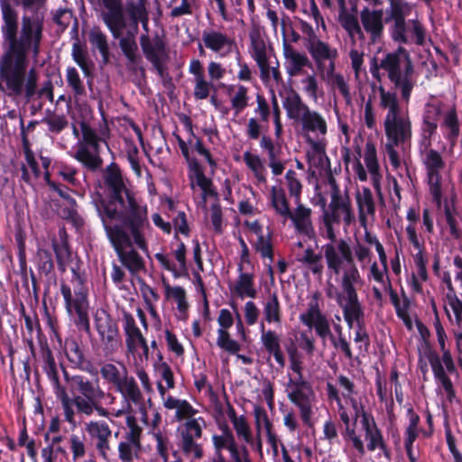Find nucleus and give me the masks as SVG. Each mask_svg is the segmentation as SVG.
Masks as SVG:
<instances>
[{"instance_id":"nucleus-1","label":"nucleus","mask_w":462,"mask_h":462,"mask_svg":"<svg viewBox=\"0 0 462 462\" xmlns=\"http://www.w3.org/2000/svg\"><path fill=\"white\" fill-rule=\"evenodd\" d=\"M42 0H21L23 14H18L7 0L0 3L4 53L0 61V91L10 97L30 100L37 91L39 76L28 70L29 57L37 60L44 39Z\"/></svg>"},{"instance_id":"nucleus-2","label":"nucleus","mask_w":462,"mask_h":462,"mask_svg":"<svg viewBox=\"0 0 462 462\" xmlns=\"http://www.w3.org/2000/svg\"><path fill=\"white\" fill-rule=\"evenodd\" d=\"M439 126L450 149H453L461 133L457 107L456 104L430 95L421 110L419 153L427 172L430 192L435 200H439L442 195L440 172L446 165L441 153L432 148Z\"/></svg>"},{"instance_id":"nucleus-3","label":"nucleus","mask_w":462,"mask_h":462,"mask_svg":"<svg viewBox=\"0 0 462 462\" xmlns=\"http://www.w3.org/2000/svg\"><path fill=\"white\" fill-rule=\"evenodd\" d=\"M330 186V201L324 206L322 213V223L324 231L321 236L329 240L321 247L329 275H346L349 273H360L353 254L349 243L343 239H337L335 226L343 224L347 229L356 220L352 202L347 190H341L335 178H328Z\"/></svg>"},{"instance_id":"nucleus-4","label":"nucleus","mask_w":462,"mask_h":462,"mask_svg":"<svg viewBox=\"0 0 462 462\" xmlns=\"http://www.w3.org/2000/svg\"><path fill=\"white\" fill-rule=\"evenodd\" d=\"M121 220L124 226L113 222L103 224V226L122 265L130 273L136 274L145 269V262L134 245L146 254H149L145 236L146 230L150 228L147 206L137 205L129 198L127 215H124Z\"/></svg>"},{"instance_id":"nucleus-5","label":"nucleus","mask_w":462,"mask_h":462,"mask_svg":"<svg viewBox=\"0 0 462 462\" xmlns=\"http://www.w3.org/2000/svg\"><path fill=\"white\" fill-rule=\"evenodd\" d=\"M379 106L386 111L383 129L386 142L385 154L393 168L401 167L402 162L397 147L410 146L412 137V124L409 113L403 112L396 92L389 91L383 86L378 88Z\"/></svg>"},{"instance_id":"nucleus-6","label":"nucleus","mask_w":462,"mask_h":462,"mask_svg":"<svg viewBox=\"0 0 462 462\" xmlns=\"http://www.w3.org/2000/svg\"><path fill=\"white\" fill-rule=\"evenodd\" d=\"M381 70L384 71L394 88L400 90L402 99L409 103L416 85L414 65L409 51L399 46L395 51L385 53L379 60L374 58L370 62V72L378 82L383 78Z\"/></svg>"},{"instance_id":"nucleus-7","label":"nucleus","mask_w":462,"mask_h":462,"mask_svg":"<svg viewBox=\"0 0 462 462\" xmlns=\"http://www.w3.org/2000/svg\"><path fill=\"white\" fill-rule=\"evenodd\" d=\"M339 285L342 291L337 292L336 301L342 310L344 319L348 327H356L355 343L361 345L359 348L366 351L370 346L369 335L365 326V311L359 300L357 288L363 285L360 273L341 275Z\"/></svg>"},{"instance_id":"nucleus-8","label":"nucleus","mask_w":462,"mask_h":462,"mask_svg":"<svg viewBox=\"0 0 462 462\" xmlns=\"http://www.w3.org/2000/svg\"><path fill=\"white\" fill-rule=\"evenodd\" d=\"M105 183L109 188V197L104 199L98 194V198L93 199L102 224L123 219L124 215H127L128 212L129 198H132L137 205H143L126 189L120 169L116 163H111L106 167Z\"/></svg>"},{"instance_id":"nucleus-9","label":"nucleus","mask_w":462,"mask_h":462,"mask_svg":"<svg viewBox=\"0 0 462 462\" xmlns=\"http://www.w3.org/2000/svg\"><path fill=\"white\" fill-rule=\"evenodd\" d=\"M81 136L79 137V130L73 125L72 134L78 138L73 146L71 157L79 162L84 169L91 172H97L103 167L104 161L101 157V143H106L110 136V131L104 122L98 128L92 127L87 122L79 124Z\"/></svg>"},{"instance_id":"nucleus-10","label":"nucleus","mask_w":462,"mask_h":462,"mask_svg":"<svg viewBox=\"0 0 462 462\" xmlns=\"http://www.w3.org/2000/svg\"><path fill=\"white\" fill-rule=\"evenodd\" d=\"M289 361L294 375L289 376L285 393L289 401L298 407L302 422L310 426L316 402L315 392L311 383L303 376V362L296 349L289 350Z\"/></svg>"},{"instance_id":"nucleus-11","label":"nucleus","mask_w":462,"mask_h":462,"mask_svg":"<svg viewBox=\"0 0 462 462\" xmlns=\"http://www.w3.org/2000/svg\"><path fill=\"white\" fill-rule=\"evenodd\" d=\"M99 373L103 381L123 398L122 407L112 413L114 417L119 418L133 412V404L143 402V396L135 378L128 374V370L123 363L116 365L111 362H105L100 365Z\"/></svg>"},{"instance_id":"nucleus-12","label":"nucleus","mask_w":462,"mask_h":462,"mask_svg":"<svg viewBox=\"0 0 462 462\" xmlns=\"http://www.w3.org/2000/svg\"><path fill=\"white\" fill-rule=\"evenodd\" d=\"M64 378L69 383V389L77 393L74 395L77 402V412L90 417L97 413L100 417L108 418L113 412L102 405V401L106 396L114 401L115 397L111 393H106L100 386L97 380L92 381L85 375H69L64 370Z\"/></svg>"},{"instance_id":"nucleus-13","label":"nucleus","mask_w":462,"mask_h":462,"mask_svg":"<svg viewBox=\"0 0 462 462\" xmlns=\"http://www.w3.org/2000/svg\"><path fill=\"white\" fill-rule=\"evenodd\" d=\"M300 321L309 328H314L316 335L326 341L329 338L332 346L341 351L347 359L353 358L350 344L344 337H335L330 328V319L321 310V294L315 291L311 294L307 309L299 316Z\"/></svg>"},{"instance_id":"nucleus-14","label":"nucleus","mask_w":462,"mask_h":462,"mask_svg":"<svg viewBox=\"0 0 462 462\" xmlns=\"http://www.w3.org/2000/svg\"><path fill=\"white\" fill-rule=\"evenodd\" d=\"M282 106L288 118L300 122L303 131L322 136L327 134L326 119L318 111L311 110L295 90L286 95L282 100Z\"/></svg>"},{"instance_id":"nucleus-15","label":"nucleus","mask_w":462,"mask_h":462,"mask_svg":"<svg viewBox=\"0 0 462 462\" xmlns=\"http://www.w3.org/2000/svg\"><path fill=\"white\" fill-rule=\"evenodd\" d=\"M203 417L185 421L178 428V448L180 453L189 460H199L204 456L203 445L200 442L203 429L206 428Z\"/></svg>"},{"instance_id":"nucleus-16","label":"nucleus","mask_w":462,"mask_h":462,"mask_svg":"<svg viewBox=\"0 0 462 462\" xmlns=\"http://www.w3.org/2000/svg\"><path fill=\"white\" fill-rule=\"evenodd\" d=\"M94 326L98 334L104 356H109L116 354L122 345L116 319L106 310L99 309L94 315Z\"/></svg>"},{"instance_id":"nucleus-17","label":"nucleus","mask_w":462,"mask_h":462,"mask_svg":"<svg viewBox=\"0 0 462 462\" xmlns=\"http://www.w3.org/2000/svg\"><path fill=\"white\" fill-rule=\"evenodd\" d=\"M60 292L65 301V308L72 317L75 326L79 330L89 333L90 323L87 294L81 291H75V296L73 297L69 285L63 282L60 283Z\"/></svg>"},{"instance_id":"nucleus-18","label":"nucleus","mask_w":462,"mask_h":462,"mask_svg":"<svg viewBox=\"0 0 462 462\" xmlns=\"http://www.w3.org/2000/svg\"><path fill=\"white\" fill-rule=\"evenodd\" d=\"M249 37L250 54L259 68L261 79L266 82L273 77L276 82L282 80L279 64L275 67L270 65L268 48L264 40L257 32L250 33Z\"/></svg>"},{"instance_id":"nucleus-19","label":"nucleus","mask_w":462,"mask_h":462,"mask_svg":"<svg viewBox=\"0 0 462 462\" xmlns=\"http://www.w3.org/2000/svg\"><path fill=\"white\" fill-rule=\"evenodd\" d=\"M85 430L88 435L90 444L99 457L108 460L113 454L112 448V429L105 420H89L85 423Z\"/></svg>"},{"instance_id":"nucleus-20","label":"nucleus","mask_w":462,"mask_h":462,"mask_svg":"<svg viewBox=\"0 0 462 462\" xmlns=\"http://www.w3.org/2000/svg\"><path fill=\"white\" fill-rule=\"evenodd\" d=\"M305 47L320 75H324L328 70L330 73L336 70V60L338 57V51L336 48L320 39L310 44H305Z\"/></svg>"},{"instance_id":"nucleus-21","label":"nucleus","mask_w":462,"mask_h":462,"mask_svg":"<svg viewBox=\"0 0 462 462\" xmlns=\"http://www.w3.org/2000/svg\"><path fill=\"white\" fill-rule=\"evenodd\" d=\"M103 22L115 38H118L126 26L122 0H97Z\"/></svg>"},{"instance_id":"nucleus-22","label":"nucleus","mask_w":462,"mask_h":462,"mask_svg":"<svg viewBox=\"0 0 462 462\" xmlns=\"http://www.w3.org/2000/svg\"><path fill=\"white\" fill-rule=\"evenodd\" d=\"M391 36L400 44H415L423 46L427 40V30L418 19H411L405 23L393 26Z\"/></svg>"},{"instance_id":"nucleus-23","label":"nucleus","mask_w":462,"mask_h":462,"mask_svg":"<svg viewBox=\"0 0 462 462\" xmlns=\"http://www.w3.org/2000/svg\"><path fill=\"white\" fill-rule=\"evenodd\" d=\"M52 247L59 271L64 273L69 268L72 273L71 282L81 285L83 283L80 275L81 262L78 257L73 256L67 239L61 238L60 242L52 241Z\"/></svg>"},{"instance_id":"nucleus-24","label":"nucleus","mask_w":462,"mask_h":462,"mask_svg":"<svg viewBox=\"0 0 462 462\" xmlns=\"http://www.w3.org/2000/svg\"><path fill=\"white\" fill-rule=\"evenodd\" d=\"M204 46L220 58L229 56L236 48V40L227 33L215 29L204 30L202 32Z\"/></svg>"},{"instance_id":"nucleus-25","label":"nucleus","mask_w":462,"mask_h":462,"mask_svg":"<svg viewBox=\"0 0 462 462\" xmlns=\"http://www.w3.org/2000/svg\"><path fill=\"white\" fill-rule=\"evenodd\" d=\"M359 16L364 33L368 35L369 43H380L384 32L383 10L365 7L361 10Z\"/></svg>"},{"instance_id":"nucleus-26","label":"nucleus","mask_w":462,"mask_h":462,"mask_svg":"<svg viewBox=\"0 0 462 462\" xmlns=\"http://www.w3.org/2000/svg\"><path fill=\"white\" fill-rule=\"evenodd\" d=\"M282 55L284 68L289 77H298L305 74V68H311L312 62L304 52L296 50L287 39L282 41Z\"/></svg>"},{"instance_id":"nucleus-27","label":"nucleus","mask_w":462,"mask_h":462,"mask_svg":"<svg viewBox=\"0 0 462 462\" xmlns=\"http://www.w3.org/2000/svg\"><path fill=\"white\" fill-rule=\"evenodd\" d=\"M217 323L219 325L217 337V346L230 355H236L241 349V345L231 338L228 332V329L234 324V318L230 310L227 309L220 310Z\"/></svg>"},{"instance_id":"nucleus-28","label":"nucleus","mask_w":462,"mask_h":462,"mask_svg":"<svg viewBox=\"0 0 462 462\" xmlns=\"http://www.w3.org/2000/svg\"><path fill=\"white\" fill-rule=\"evenodd\" d=\"M140 45L144 57L150 63L168 60L169 51L162 36L155 35L151 39L147 33L143 34L140 37Z\"/></svg>"},{"instance_id":"nucleus-29","label":"nucleus","mask_w":462,"mask_h":462,"mask_svg":"<svg viewBox=\"0 0 462 462\" xmlns=\"http://www.w3.org/2000/svg\"><path fill=\"white\" fill-rule=\"evenodd\" d=\"M296 208L290 212L288 219L291 220L296 232L311 239L315 236V228L312 222V209L301 204L296 203Z\"/></svg>"},{"instance_id":"nucleus-30","label":"nucleus","mask_w":462,"mask_h":462,"mask_svg":"<svg viewBox=\"0 0 462 462\" xmlns=\"http://www.w3.org/2000/svg\"><path fill=\"white\" fill-rule=\"evenodd\" d=\"M260 147L265 151L268 158V166L274 176L281 175L284 169L285 163L281 160L282 148L276 146L273 139L266 134H263L260 139Z\"/></svg>"},{"instance_id":"nucleus-31","label":"nucleus","mask_w":462,"mask_h":462,"mask_svg":"<svg viewBox=\"0 0 462 462\" xmlns=\"http://www.w3.org/2000/svg\"><path fill=\"white\" fill-rule=\"evenodd\" d=\"M261 342L269 355H273L280 366H284L285 359L281 347V340L273 330H265L263 322L260 324Z\"/></svg>"},{"instance_id":"nucleus-32","label":"nucleus","mask_w":462,"mask_h":462,"mask_svg":"<svg viewBox=\"0 0 462 462\" xmlns=\"http://www.w3.org/2000/svg\"><path fill=\"white\" fill-rule=\"evenodd\" d=\"M356 201L358 208V217L361 225L365 226L368 217L375 216V202L369 188L364 187L356 194Z\"/></svg>"},{"instance_id":"nucleus-33","label":"nucleus","mask_w":462,"mask_h":462,"mask_svg":"<svg viewBox=\"0 0 462 462\" xmlns=\"http://www.w3.org/2000/svg\"><path fill=\"white\" fill-rule=\"evenodd\" d=\"M430 364L438 385L444 391L448 401L452 402L456 398V391L452 381L439 361V357L438 356H431Z\"/></svg>"},{"instance_id":"nucleus-34","label":"nucleus","mask_w":462,"mask_h":462,"mask_svg":"<svg viewBox=\"0 0 462 462\" xmlns=\"http://www.w3.org/2000/svg\"><path fill=\"white\" fill-rule=\"evenodd\" d=\"M243 269V264L239 263L237 268L239 274L231 290L241 299L245 297L254 299L257 295V291L254 287V273H244Z\"/></svg>"},{"instance_id":"nucleus-35","label":"nucleus","mask_w":462,"mask_h":462,"mask_svg":"<svg viewBox=\"0 0 462 462\" xmlns=\"http://www.w3.org/2000/svg\"><path fill=\"white\" fill-rule=\"evenodd\" d=\"M364 161L368 171L371 174L372 182L379 197H382L381 179L379 172V164L376 155L375 145L372 142H367L365 148Z\"/></svg>"},{"instance_id":"nucleus-36","label":"nucleus","mask_w":462,"mask_h":462,"mask_svg":"<svg viewBox=\"0 0 462 462\" xmlns=\"http://www.w3.org/2000/svg\"><path fill=\"white\" fill-rule=\"evenodd\" d=\"M310 149L307 152V158L311 168L319 171L330 169L329 159L326 153V145L320 141H310Z\"/></svg>"},{"instance_id":"nucleus-37","label":"nucleus","mask_w":462,"mask_h":462,"mask_svg":"<svg viewBox=\"0 0 462 462\" xmlns=\"http://www.w3.org/2000/svg\"><path fill=\"white\" fill-rule=\"evenodd\" d=\"M41 353L42 359V369L51 381L53 390L56 391L60 388H63L64 386H62L60 382L57 365L51 348L47 345L42 346Z\"/></svg>"},{"instance_id":"nucleus-38","label":"nucleus","mask_w":462,"mask_h":462,"mask_svg":"<svg viewBox=\"0 0 462 462\" xmlns=\"http://www.w3.org/2000/svg\"><path fill=\"white\" fill-rule=\"evenodd\" d=\"M338 22L342 28L347 32L352 44H356V41H365V33L358 22L356 14H338Z\"/></svg>"},{"instance_id":"nucleus-39","label":"nucleus","mask_w":462,"mask_h":462,"mask_svg":"<svg viewBox=\"0 0 462 462\" xmlns=\"http://www.w3.org/2000/svg\"><path fill=\"white\" fill-rule=\"evenodd\" d=\"M190 174L189 177L192 182H195L203 191V199L207 196H217V192L212 189V180L206 177L201 165L198 161H191L190 167H189Z\"/></svg>"},{"instance_id":"nucleus-40","label":"nucleus","mask_w":462,"mask_h":462,"mask_svg":"<svg viewBox=\"0 0 462 462\" xmlns=\"http://www.w3.org/2000/svg\"><path fill=\"white\" fill-rule=\"evenodd\" d=\"M322 254L324 255L323 253H316L311 247H308L301 254L297 256V261L309 269L314 275L320 277L324 271Z\"/></svg>"},{"instance_id":"nucleus-41","label":"nucleus","mask_w":462,"mask_h":462,"mask_svg":"<svg viewBox=\"0 0 462 462\" xmlns=\"http://www.w3.org/2000/svg\"><path fill=\"white\" fill-rule=\"evenodd\" d=\"M264 320L271 324L282 322V307L276 292H269L263 303Z\"/></svg>"},{"instance_id":"nucleus-42","label":"nucleus","mask_w":462,"mask_h":462,"mask_svg":"<svg viewBox=\"0 0 462 462\" xmlns=\"http://www.w3.org/2000/svg\"><path fill=\"white\" fill-rule=\"evenodd\" d=\"M270 202L275 213L282 217L284 221L288 220V215L291 210L282 188L277 186L271 188Z\"/></svg>"},{"instance_id":"nucleus-43","label":"nucleus","mask_w":462,"mask_h":462,"mask_svg":"<svg viewBox=\"0 0 462 462\" xmlns=\"http://www.w3.org/2000/svg\"><path fill=\"white\" fill-rule=\"evenodd\" d=\"M88 40L94 50H97L102 57V62L109 61V45L107 37L99 27H93L88 32Z\"/></svg>"},{"instance_id":"nucleus-44","label":"nucleus","mask_w":462,"mask_h":462,"mask_svg":"<svg viewBox=\"0 0 462 462\" xmlns=\"http://www.w3.org/2000/svg\"><path fill=\"white\" fill-rule=\"evenodd\" d=\"M56 397L60 400L63 410L64 420L73 427H76V411L73 408L77 409V402L74 397H69L65 387L54 391Z\"/></svg>"},{"instance_id":"nucleus-45","label":"nucleus","mask_w":462,"mask_h":462,"mask_svg":"<svg viewBox=\"0 0 462 462\" xmlns=\"http://www.w3.org/2000/svg\"><path fill=\"white\" fill-rule=\"evenodd\" d=\"M243 159L245 165L254 173L257 182L265 184L267 181L266 170L262 158L258 154L246 151L243 154Z\"/></svg>"},{"instance_id":"nucleus-46","label":"nucleus","mask_w":462,"mask_h":462,"mask_svg":"<svg viewBox=\"0 0 462 462\" xmlns=\"http://www.w3.org/2000/svg\"><path fill=\"white\" fill-rule=\"evenodd\" d=\"M66 82L67 87L70 89L75 98L87 95L84 81L75 67L69 66L66 69Z\"/></svg>"},{"instance_id":"nucleus-47","label":"nucleus","mask_w":462,"mask_h":462,"mask_svg":"<svg viewBox=\"0 0 462 462\" xmlns=\"http://www.w3.org/2000/svg\"><path fill=\"white\" fill-rule=\"evenodd\" d=\"M335 71L336 70H333L330 73L329 70H328L321 76L323 79L328 80V84H330L332 88H337L339 91L346 104H350L352 101V96L349 85L341 73H336Z\"/></svg>"},{"instance_id":"nucleus-48","label":"nucleus","mask_w":462,"mask_h":462,"mask_svg":"<svg viewBox=\"0 0 462 462\" xmlns=\"http://www.w3.org/2000/svg\"><path fill=\"white\" fill-rule=\"evenodd\" d=\"M152 434L156 442V453L161 457L162 462H181L180 460L169 461L170 448H171V443L170 436L167 432L162 431L160 429H157V430L152 431Z\"/></svg>"},{"instance_id":"nucleus-49","label":"nucleus","mask_w":462,"mask_h":462,"mask_svg":"<svg viewBox=\"0 0 462 462\" xmlns=\"http://www.w3.org/2000/svg\"><path fill=\"white\" fill-rule=\"evenodd\" d=\"M301 91L312 101L317 102L322 95V88L319 86L316 74H306L300 81Z\"/></svg>"},{"instance_id":"nucleus-50","label":"nucleus","mask_w":462,"mask_h":462,"mask_svg":"<svg viewBox=\"0 0 462 462\" xmlns=\"http://www.w3.org/2000/svg\"><path fill=\"white\" fill-rule=\"evenodd\" d=\"M63 350L66 357L76 367H81L84 361V353L79 344L74 338H66Z\"/></svg>"},{"instance_id":"nucleus-51","label":"nucleus","mask_w":462,"mask_h":462,"mask_svg":"<svg viewBox=\"0 0 462 462\" xmlns=\"http://www.w3.org/2000/svg\"><path fill=\"white\" fill-rule=\"evenodd\" d=\"M365 439L367 441L366 448L369 451L373 452L378 448L383 453L385 457H390L389 448H387L386 442L380 429L365 434Z\"/></svg>"},{"instance_id":"nucleus-52","label":"nucleus","mask_w":462,"mask_h":462,"mask_svg":"<svg viewBox=\"0 0 462 462\" xmlns=\"http://www.w3.org/2000/svg\"><path fill=\"white\" fill-rule=\"evenodd\" d=\"M125 425L126 430L123 439L130 440V442H136L142 444L143 428L139 425L136 417L131 413L126 414Z\"/></svg>"},{"instance_id":"nucleus-53","label":"nucleus","mask_w":462,"mask_h":462,"mask_svg":"<svg viewBox=\"0 0 462 462\" xmlns=\"http://www.w3.org/2000/svg\"><path fill=\"white\" fill-rule=\"evenodd\" d=\"M141 449L142 444L123 439L118 444V457L123 462H132L134 457H138Z\"/></svg>"},{"instance_id":"nucleus-54","label":"nucleus","mask_w":462,"mask_h":462,"mask_svg":"<svg viewBox=\"0 0 462 462\" xmlns=\"http://www.w3.org/2000/svg\"><path fill=\"white\" fill-rule=\"evenodd\" d=\"M42 122L48 126L49 132L56 134L61 133L69 125V121L64 115H58L49 110Z\"/></svg>"},{"instance_id":"nucleus-55","label":"nucleus","mask_w":462,"mask_h":462,"mask_svg":"<svg viewBox=\"0 0 462 462\" xmlns=\"http://www.w3.org/2000/svg\"><path fill=\"white\" fill-rule=\"evenodd\" d=\"M256 253L260 254L262 258H267L271 263L273 262V245L272 241V233L261 235L254 244Z\"/></svg>"},{"instance_id":"nucleus-56","label":"nucleus","mask_w":462,"mask_h":462,"mask_svg":"<svg viewBox=\"0 0 462 462\" xmlns=\"http://www.w3.org/2000/svg\"><path fill=\"white\" fill-rule=\"evenodd\" d=\"M35 264L41 274L49 275L54 269V262L51 252L39 248L35 255Z\"/></svg>"},{"instance_id":"nucleus-57","label":"nucleus","mask_w":462,"mask_h":462,"mask_svg":"<svg viewBox=\"0 0 462 462\" xmlns=\"http://www.w3.org/2000/svg\"><path fill=\"white\" fill-rule=\"evenodd\" d=\"M71 55L74 61L82 69L85 77H92V64L88 61L87 54L79 42L73 43Z\"/></svg>"},{"instance_id":"nucleus-58","label":"nucleus","mask_w":462,"mask_h":462,"mask_svg":"<svg viewBox=\"0 0 462 462\" xmlns=\"http://www.w3.org/2000/svg\"><path fill=\"white\" fill-rule=\"evenodd\" d=\"M392 19L393 20V26H398L405 23L406 16L410 15L412 6L408 2L393 1L392 2Z\"/></svg>"},{"instance_id":"nucleus-59","label":"nucleus","mask_w":462,"mask_h":462,"mask_svg":"<svg viewBox=\"0 0 462 462\" xmlns=\"http://www.w3.org/2000/svg\"><path fill=\"white\" fill-rule=\"evenodd\" d=\"M249 102L248 88L244 85H238L236 92L231 97V107L237 116L247 107Z\"/></svg>"},{"instance_id":"nucleus-60","label":"nucleus","mask_w":462,"mask_h":462,"mask_svg":"<svg viewBox=\"0 0 462 462\" xmlns=\"http://www.w3.org/2000/svg\"><path fill=\"white\" fill-rule=\"evenodd\" d=\"M392 304L393 305L397 315H404L405 310H409L410 300L406 294L402 291V298L399 297L398 293L393 290L390 279H387V288Z\"/></svg>"},{"instance_id":"nucleus-61","label":"nucleus","mask_w":462,"mask_h":462,"mask_svg":"<svg viewBox=\"0 0 462 462\" xmlns=\"http://www.w3.org/2000/svg\"><path fill=\"white\" fill-rule=\"evenodd\" d=\"M286 185L291 197L294 198L295 203L300 201L302 184L293 170H289L285 174Z\"/></svg>"},{"instance_id":"nucleus-62","label":"nucleus","mask_w":462,"mask_h":462,"mask_svg":"<svg viewBox=\"0 0 462 462\" xmlns=\"http://www.w3.org/2000/svg\"><path fill=\"white\" fill-rule=\"evenodd\" d=\"M445 219L449 227L451 236L457 239L461 237L462 232L458 227L457 217L458 216L453 204H445L444 206Z\"/></svg>"},{"instance_id":"nucleus-63","label":"nucleus","mask_w":462,"mask_h":462,"mask_svg":"<svg viewBox=\"0 0 462 462\" xmlns=\"http://www.w3.org/2000/svg\"><path fill=\"white\" fill-rule=\"evenodd\" d=\"M193 96L197 100H203L208 97L210 90L214 88L212 81H208L205 75L193 79Z\"/></svg>"},{"instance_id":"nucleus-64","label":"nucleus","mask_w":462,"mask_h":462,"mask_svg":"<svg viewBox=\"0 0 462 462\" xmlns=\"http://www.w3.org/2000/svg\"><path fill=\"white\" fill-rule=\"evenodd\" d=\"M446 298L448 305L454 314L456 324L462 328V296L459 298L457 292H455L446 294Z\"/></svg>"}]
</instances>
